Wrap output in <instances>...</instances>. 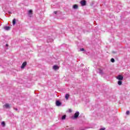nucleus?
<instances>
[{
    "label": "nucleus",
    "mask_w": 130,
    "mask_h": 130,
    "mask_svg": "<svg viewBox=\"0 0 130 130\" xmlns=\"http://www.w3.org/2000/svg\"><path fill=\"white\" fill-rule=\"evenodd\" d=\"M116 79L118 80L117 82L118 85H119V86H121V85H122V80H123V76L121 75H119L116 77Z\"/></svg>",
    "instance_id": "f257e3e1"
},
{
    "label": "nucleus",
    "mask_w": 130,
    "mask_h": 130,
    "mask_svg": "<svg viewBox=\"0 0 130 130\" xmlns=\"http://www.w3.org/2000/svg\"><path fill=\"white\" fill-rule=\"evenodd\" d=\"M3 107L4 109H10L11 108V105L7 103L3 105Z\"/></svg>",
    "instance_id": "f03ea898"
},
{
    "label": "nucleus",
    "mask_w": 130,
    "mask_h": 130,
    "mask_svg": "<svg viewBox=\"0 0 130 130\" xmlns=\"http://www.w3.org/2000/svg\"><path fill=\"white\" fill-rule=\"evenodd\" d=\"M79 115H80V112H79V111L76 112L74 114V116L73 118V119H77V118H78V117H79Z\"/></svg>",
    "instance_id": "7ed1b4c3"
},
{
    "label": "nucleus",
    "mask_w": 130,
    "mask_h": 130,
    "mask_svg": "<svg viewBox=\"0 0 130 130\" xmlns=\"http://www.w3.org/2000/svg\"><path fill=\"white\" fill-rule=\"evenodd\" d=\"M26 66H27V62L26 61L23 62L22 66H21V69H22V70H24Z\"/></svg>",
    "instance_id": "20e7f679"
},
{
    "label": "nucleus",
    "mask_w": 130,
    "mask_h": 130,
    "mask_svg": "<svg viewBox=\"0 0 130 130\" xmlns=\"http://www.w3.org/2000/svg\"><path fill=\"white\" fill-rule=\"evenodd\" d=\"M53 70L54 71H56V70H59V67L57 65H54L52 67Z\"/></svg>",
    "instance_id": "39448f33"
},
{
    "label": "nucleus",
    "mask_w": 130,
    "mask_h": 130,
    "mask_svg": "<svg viewBox=\"0 0 130 130\" xmlns=\"http://www.w3.org/2000/svg\"><path fill=\"white\" fill-rule=\"evenodd\" d=\"M80 4L82 7H84V6H86V1L82 0L80 2Z\"/></svg>",
    "instance_id": "423d86ee"
},
{
    "label": "nucleus",
    "mask_w": 130,
    "mask_h": 130,
    "mask_svg": "<svg viewBox=\"0 0 130 130\" xmlns=\"http://www.w3.org/2000/svg\"><path fill=\"white\" fill-rule=\"evenodd\" d=\"M56 106H60L61 105V103H60L58 101H57L56 102Z\"/></svg>",
    "instance_id": "0eeeda50"
},
{
    "label": "nucleus",
    "mask_w": 130,
    "mask_h": 130,
    "mask_svg": "<svg viewBox=\"0 0 130 130\" xmlns=\"http://www.w3.org/2000/svg\"><path fill=\"white\" fill-rule=\"evenodd\" d=\"M4 29L6 31H9V30H10V29H11V27H10V26H5V27H4Z\"/></svg>",
    "instance_id": "6e6552de"
},
{
    "label": "nucleus",
    "mask_w": 130,
    "mask_h": 130,
    "mask_svg": "<svg viewBox=\"0 0 130 130\" xmlns=\"http://www.w3.org/2000/svg\"><path fill=\"white\" fill-rule=\"evenodd\" d=\"M78 8H79V6H78L77 5H74L73 6V9H74V10H77V9H78Z\"/></svg>",
    "instance_id": "1a4fd4ad"
},
{
    "label": "nucleus",
    "mask_w": 130,
    "mask_h": 130,
    "mask_svg": "<svg viewBox=\"0 0 130 130\" xmlns=\"http://www.w3.org/2000/svg\"><path fill=\"white\" fill-rule=\"evenodd\" d=\"M69 98H70V94H66L65 95V98L66 100H69Z\"/></svg>",
    "instance_id": "9d476101"
},
{
    "label": "nucleus",
    "mask_w": 130,
    "mask_h": 130,
    "mask_svg": "<svg viewBox=\"0 0 130 130\" xmlns=\"http://www.w3.org/2000/svg\"><path fill=\"white\" fill-rule=\"evenodd\" d=\"M1 124H2V126H3V127L6 126V123L5 122V121H3V122L1 123Z\"/></svg>",
    "instance_id": "9b49d317"
},
{
    "label": "nucleus",
    "mask_w": 130,
    "mask_h": 130,
    "mask_svg": "<svg viewBox=\"0 0 130 130\" xmlns=\"http://www.w3.org/2000/svg\"><path fill=\"white\" fill-rule=\"evenodd\" d=\"M66 116H66V115H63V116H62L61 119H62V120H64V119H66Z\"/></svg>",
    "instance_id": "f8f14e48"
},
{
    "label": "nucleus",
    "mask_w": 130,
    "mask_h": 130,
    "mask_svg": "<svg viewBox=\"0 0 130 130\" xmlns=\"http://www.w3.org/2000/svg\"><path fill=\"white\" fill-rule=\"evenodd\" d=\"M12 23H13V25H15V24H16V19L14 18V19L13 20Z\"/></svg>",
    "instance_id": "ddd939ff"
},
{
    "label": "nucleus",
    "mask_w": 130,
    "mask_h": 130,
    "mask_svg": "<svg viewBox=\"0 0 130 130\" xmlns=\"http://www.w3.org/2000/svg\"><path fill=\"white\" fill-rule=\"evenodd\" d=\"M32 10H30L28 11V15H32Z\"/></svg>",
    "instance_id": "4468645a"
},
{
    "label": "nucleus",
    "mask_w": 130,
    "mask_h": 130,
    "mask_svg": "<svg viewBox=\"0 0 130 130\" xmlns=\"http://www.w3.org/2000/svg\"><path fill=\"white\" fill-rule=\"evenodd\" d=\"M111 62H114V61H115V60H114V58H111Z\"/></svg>",
    "instance_id": "2eb2a0df"
},
{
    "label": "nucleus",
    "mask_w": 130,
    "mask_h": 130,
    "mask_svg": "<svg viewBox=\"0 0 130 130\" xmlns=\"http://www.w3.org/2000/svg\"><path fill=\"white\" fill-rule=\"evenodd\" d=\"M126 114L127 115H129V111H127L126 112Z\"/></svg>",
    "instance_id": "dca6fc26"
},
{
    "label": "nucleus",
    "mask_w": 130,
    "mask_h": 130,
    "mask_svg": "<svg viewBox=\"0 0 130 130\" xmlns=\"http://www.w3.org/2000/svg\"><path fill=\"white\" fill-rule=\"evenodd\" d=\"M80 51H85V49L84 48L80 49Z\"/></svg>",
    "instance_id": "f3484780"
},
{
    "label": "nucleus",
    "mask_w": 130,
    "mask_h": 130,
    "mask_svg": "<svg viewBox=\"0 0 130 130\" xmlns=\"http://www.w3.org/2000/svg\"><path fill=\"white\" fill-rule=\"evenodd\" d=\"M106 128L105 127H104V128H101L100 130H105Z\"/></svg>",
    "instance_id": "a211bd4d"
},
{
    "label": "nucleus",
    "mask_w": 130,
    "mask_h": 130,
    "mask_svg": "<svg viewBox=\"0 0 130 130\" xmlns=\"http://www.w3.org/2000/svg\"><path fill=\"white\" fill-rule=\"evenodd\" d=\"M54 14H55V15H56V14H57V11H54Z\"/></svg>",
    "instance_id": "6ab92c4d"
},
{
    "label": "nucleus",
    "mask_w": 130,
    "mask_h": 130,
    "mask_svg": "<svg viewBox=\"0 0 130 130\" xmlns=\"http://www.w3.org/2000/svg\"><path fill=\"white\" fill-rule=\"evenodd\" d=\"M14 110H16V111H18V109H17V108H14Z\"/></svg>",
    "instance_id": "aec40b11"
},
{
    "label": "nucleus",
    "mask_w": 130,
    "mask_h": 130,
    "mask_svg": "<svg viewBox=\"0 0 130 130\" xmlns=\"http://www.w3.org/2000/svg\"><path fill=\"white\" fill-rule=\"evenodd\" d=\"M112 53L115 54V53H116V52H115V51H112Z\"/></svg>",
    "instance_id": "412c9836"
},
{
    "label": "nucleus",
    "mask_w": 130,
    "mask_h": 130,
    "mask_svg": "<svg viewBox=\"0 0 130 130\" xmlns=\"http://www.w3.org/2000/svg\"><path fill=\"white\" fill-rule=\"evenodd\" d=\"M70 112H72V110H70Z\"/></svg>",
    "instance_id": "4be33fe9"
},
{
    "label": "nucleus",
    "mask_w": 130,
    "mask_h": 130,
    "mask_svg": "<svg viewBox=\"0 0 130 130\" xmlns=\"http://www.w3.org/2000/svg\"><path fill=\"white\" fill-rule=\"evenodd\" d=\"M6 46H8V44L6 45Z\"/></svg>",
    "instance_id": "5701e85b"
}]
</instances>
